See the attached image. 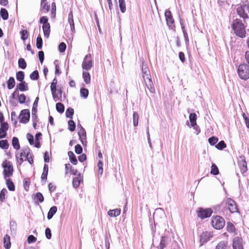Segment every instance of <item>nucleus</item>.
<instances>
[{
  "instance_id": "nucleus-14",
  "label": "nucleus",
  "mask_w": 249,
  "mask_h": 249,
  "mask_svg": "<svg viewBox=\"0 0 249 249\" xmlns=\"http://www.w3.org/2000/svg\"><path fill=\"white\" fill-rule=\"evenodd\" d=\"M68 22L70 24L71 30V38H72L73 35L74 33H75V27H74V21H73L72 12L71 11L70 12L69 15H68Z\"/></svg>"
},
{
  "instance_id": "nucleus-50",
  "label": "nucleus",
  "mask_w": 249,
  "mask_h": 249,
  "mask_svg": "<svg viewBox=\"0 0 249 249\" xmlns=\"http://www.w3.org/2000/svg\"><path fill=\"white\" fill-rule=\"evenodd\" d=\"M35 200L38 201L40 203L43 202L44 197L42 194L39 192L37 193L35 196Z\"/></svg>"
},
{
  "instance_id": "nucleus-7",
  "label": "nucleus",
  "mask_w": 249,
  "mask_h": 249,
  "mask_svg": "<svg viewBox=\"0 0 249 249\" xmlns=\"http://www.w3.org/2000/svg\"><path fill=\"white\" fill-rule=\"evenodd\" d=\"M93 66L91 55L89 53L87 54L82 62V67L83 70L89 71Z\"/></svg>"
},
{
  "instance_id": "nucleus-48",
  "label": "nucleus",
  "mask_w": 249,
  "mask_h": 249,
  "mask_svg": "<svg viewBox=\"0 0 249 249\" xmlns=\"http://www.w3.org/2000/svg\"><path fill=\"white\" fill-rule=\"evenodd\" d=\"M30 78L33 80H36L39 78L38 72L37 71H35L32 72L30 75Z\"/></svg>"
},
{
  "instance_id": "nucleus-6",
  "label": "nucleus",
  "mask_w": 249,
  "mask_h": 249,
  "mask_svg": "<svg viewBox=\"0 0 249 249\" xmlns=\"http://www.w3.org/2000/svg\"><path fill=\"white\" fill-rule=\"evenodd\" d=\"M221 206H224L231 213L238 212V209L235 202L232 199L228 198L226 201L223 202Z\"/></svg>"
},
{
  "instance_id": "nucleus-39",
  "label": "nucleus",
  "mask_w": 249,
  "mask_h": 249,
  "mask_svg": "<svg viewBox=\"0 0 249 249\" xmlns=\"http://www.w3.org/2000/svg\"><path fill=\"white\" fill-rule=\"evenodd\" d=\"M18 67L22 69H25L27 66L25 60L22 58H20L18 59Z\"/></svg>"
},
{
  "instance_id": "nucleus-3",
  "label": "nucleus",
  "mask_w": 249,
  "mask_h": 249,
  "mask_svg": "<svg viewBox=\"0 0 249 249\" xmlns=\"http://www.w3.org/2000/svg\"><path fill=\"white\" fill-rule=\"evenodd\" d=\"M236 12L239 16L244 19L249 18L248 15V13H249V6L248 5H237Z\"/></svg>"
},
{
  "instance_id": "nucleus-29",
  "label": "nucleus",
  "mask_w": 249,
  "mask_h": 249,
  "mask_svg": "<svg viewBox=\"0 0 249 249\" xmlns=\"http://www.w3.org/2000/svg\"><path fill=\"white\" fill-rule=\"evenodd\" d=\"M57 211V207L56 206L52 207L47 214L48 219H51Z\"/></svg>"
},
{
  "instance_id": "nucleus-19",
  "label": "nucleus",
  "mask_w": 249,
  "mask_h": 249,
  "mask_svg": "<svg viewBox=\"0 0 249 249\" xmlns=\"http://www.w3.org/2000/svg\"><path fill=\"white\" fill-rule=\"evenodd\" d=\"M78 135L79 137V139L82 143L83 145L86 144V133L85 129L81 127L80 129H79L78 132Z\"/></svg>"
},
{
  "instance_id": "nucleus-57",
  "label": "nucleus",
  "mask_w": 249,
  "mask_h": 249,
  "mask_svg": "<svg viewBox=\"0 0 249 249\" xmlns=\"http://www.w3.org/2000/svg\"><path fill=\"white\" fill-rule=\"evenodd\" d=\"M83 151V148L82 146L78 144L75 146V152L77 154H80Z\"/></svg>"
},
{
  "instance_id": "nucleus-26",
  "label": "nucleus",
  "mask_w": 249,
  "mask_h": 249,
  "mask_svg": "<svg viewBox=\"0 0 249 249\" xmlns=\"http://www.w3.org/2000/svg\"><path fill=\"white\" fill-rule=\"evenodd\" d=\"M3 242L4 247L6 249H9L11 247V242H10V236L6 234L4 236L3 238Z\"/></svg>"
},
{
  "instance_id": "nucleus-1",
  "label": "nucleus",
  "mask_w": 249,
  "mask_h": 249,
  "mask_svg": "<svg viewBox=\"0 0 249 249\" xmlns=\"http://www.w3.org/2000/svg\"><path fill=\"white\" fill-rule=\"evenodd\" d=\"M232 28L237 36L241 38L245 37L246 35L245 27L241 20L237 18L233 20Z\"/></svg>"
},
{
  "instance_id": "nucleus-23",
  "label": "nucleus",
  "mask_w": 249,
  "mask_h": 249,
  "mask_svg": "<svg viewBox=\"0 0 249 249\" xmlns=\"http://www.w3.org/2000/svg\"><path fill=\"white\" fill-rule=\"evenodd\" d=\"M16 89L21 91H27L28 90V85L25 81L21 82L17 85Z\"/></svg>"
},
{
  "instance_id": "nucleus-13",
  "label": "nucleus",
  "mask_w": 249,
  "mask_h": 249,
  "mask_svg": "<svg viewBox=\"0 0 249 249\" xmlns=\"http://www.w3.org/2000/svg\"><path fill=\"white\" fill-rule=\"evenodd\" d=\"M143 80L144 81L145 86L149 89L150 92L152 93H155V90L151 76L143 78Z\"/></svg>"
},
{
  "instance_id": "nucleus-47",
  "label": "nucleus",
  "mask_w": 249,
  "mask_h": 249,
  "mask_svg": "<svg viewBox=\"0 0 249 249\" xmlns=\"http://www.w3.org/2000/svg\"><path fill=\"white\" fill-rule=\"evenodd\" d=\"M9 144L8 141L6 140L0 141V147L4 149L8 148Z\"/></svg>"
},
{
  "instance_id": "nucleus-52",
  "label": "nucleus",
  "mask_w": 249,
  "mask_h": 249,
  "mask_svg": "<svg viewBox=\"0 0 249 249\" xmlns=\"http://www.w3.org/2000/svg\"><path fill=\"white\" fill-rule=\"evenodd\" d=\"M215 147L219 150H222L226 147V144L223 141H221L215 145Z\"/></svg>"
},
{
  "instance_id": "nucleus-30",
  "label": "nucleus",
  "mask_w": 249,
  "mask_h": 249,
  "mask_svg": "<svg viewBox=\"0 0 249 249\" xmlns=\"http://www.w3.org/2000/svg\"><path fill=\"white\" fill-rule=\"evenodd\" d=\"M10 227L11 234H15L17 231V223L14 221L12 220L10 222Z\"/></svg>"
},
{
  "instance_id": "nucleus-36",
  "label": "nucleus",
  "mask_w": 249,
  "mask_h": 249,
  "mask_svg": "<svg viewBox=\"0 0 249 249\" xmlns=\"http://www.w3.org/2000/svg\"><path fill=\"white\" fill-rule=\"evenodd\" d=\"M0 15L3 20H7L8 18V13L7 10L5 8H1Z\"/></svg>"
},
{
  "instance_id": "nucleus-49",
  "label": "nucleus",
  "mask_w": 249,
  "mask_h": 249,
  "mask_svg": "<svg viewBox=\"0 0 249 249\" xmlns=\"http://www.w3.org/2000/svg\"><path fill=\"white\" fill-rule=\"evenodd\" d=\"M42 39L39 35L36 38V47L38 49H41L42 47Z\"/></svg>"
},
{
  "instance_id": "nucleus-17",
  "label": "nucleus",
  "mask_w": 249,
  "mask_h": 249,
  "mask_svg": "<svg viewBox=\"0 0 249 249\" xmlns=\"http://www.w3.org/2000/svg\"><path fill=\"white\" fill-rule=\"evenodd\" d=\"M239 166L240 169V171L242 174H244L246 173L248 170L247 162L245 160V158L241 157L240 160L239 162Z\"/></svg>"
},
{
  "instance_id": "nucleus-38",
  "label": "nucleus",
  "mask_w": 249,
  "mask_h": 249,
  "mask_svg": "<svg viewBox=\"0 0 249 249\" xmlns=\"http://www.w3.org/2000/svg\"><path fill=\"white\" fill-rule=\"evenodd\" d=\"M74 113V110L71 107L67 108L66 111V116L67 118L72 119Z\"/></svg>"
},
{
  "instance_id": "nucleus-43",
  "label": "nucleus",
  "mask_w": 249,
  "mask_h": 249,
  "mask_svg": "<svg viewBox=\"0 0 249 249\" xmlns=\"http://www.w3.org/2000/svg\"><path fill=\"white\" fill-rule=\"evenodd\" d=\"M20 34L21 35V39L22 40H25L27 39L28 37V32L27 30H22L20 32Z\"/></svg>"
},
{
  "instance_id": "nucleus-41",
  "label": "nucleus",
  "mask_w": 249,
  "mask_h": 249,
  "mask_svg": "<svg viewBox=\"0 0 249 249\" xmlns=\"http://www.w3.org/2000/svg\"><path fill=\"white\" fill-rule=\"evenodd\" d=\"M119 7L121 11L124 13L126 10L125 2L124 0H119Z\"/></svg>"
},
{
  "instance_id": "nucleus-11",
  "label": "nucleus",
  "mask_w": 249,
  "mask_h": 249,
  "mask_svg": "<svg viewBox=\"0 0 249 249\" xmlns=\"http://www.w3.org/2000/svg\"><path fill=\"white\" fill-rule=\"evenodd\" d=\"M30 149L26 147L23 148L19 154H16L17 159L20 164L23 161V158L26 157V153H30Z\"/></svg>"
},
{
  "instance_id": "nucleus-34",
  "label": "nucleus",
  "mask_w": 249,
  "mask_h": 249,
  "mask_svg": "<svg viewBox=\"0 0 249 249\" xmlns=\"http://www.w3.org/2000/svg\"><path fill=\"white\" fill-rule=\"evenodd\" d=\"M12 145L14 149L18 150L20 148L18 139L17 137H13L12 139Z\"/></svg>"
},
{
  "instance_id": "nucleus-58",
  "label": "nucleus",
  "mask_w": 249,
  "mask_h": 249,
  "mask_svg": "<svg viewBox=\"0 0 249 249\" xmlns=\"http://www.w3.org/2000/svg\"><path fill=\"white\" fill-rule=\"evenodd\" d=\"M41 6L43 10L48 12L49 10L50 6L47 2H41Z\"/></svg>"
},
{
  "instance_id": "nucleus-59",
  "label": "nucleus",
  "mask_w": 249,
  "mask_h": 249,
  "mask_svg": "<svg viewBox=\"0 0 249 249\" xmlns=\"http://www.w3.org/2000/svg\"><path fill=\"white\" fill-rule=\"evenodd\" d=\"M26 159L30 164L33 163L34 161L33 160L32 155L30 154V152L28 153L27 152L26 153Z\"/></svg>"
},
{
  "instance_id": "nucleus-21",
  "label": "nucleus",
  "mask_w": 249,
  "mask_h": 249,
  "mask_svg": "<svg viewBox=\"0 0 249 249\" xmlns=\"http://www.w3.org/2000/svg\"><path fill=\"white\" fill-rule=\"evenodd\" d=\"M142 73L143 79L146 78L147 77L151 76L150 71L146 64L142 63Z\"/></svg>"
},
{
  "instance_id": "nucleus-54",
  "label": "nucleus",
  "mask_w": 249,
  "mask_h": 249,
  "mask_svg": "<svg viewBox=\"0 0 249 249\" xmlns=\"http://www.w3.org/2000/svg\"><path fill=\"white\" fill-rule=\"evenodd\" d=\"M18 102L20 104H23L25 103L26 97L24 94H21L18 95Z\"/></svg>"
},
{
  "instance_id": "nucleus-18",
  "label": "nucleus",
  "mask_w": 249,
  "mask_h": 249,
  "mask_svg": "<svg viewBox=\"0 0 249 249\" xmlns=\"http://www.w3.org/2000/svg\"><path fill=\"white\" fill-rule=\"evenodd\" d=\"M169 242V238L166 236H162L159 246L158 247V249H163L166 248Z\"/></svg>"
},
{
  "instance_id": "nucleus-8",
  "label": "nucleus",
  "mask_w": 249,
  "mask_h": 249,
  "mask_svg": "<svg viewBox=\"0 0 249 249\" xmlns=\"http://www.w3.org/2000/svg\"><path fill=\"white\" fill-rule=\"evenodd\" d=\"M197 216L201 219L206 218L211 216L213 211L211 208L203 209L199 208L196 211Z\"/></svg>"
},
{
  "instance_id": "nucleus-44",
  "label": "nucleus",
  "mask_w": 249,
  "mask_h": 249,
  "mask_svg": "<svg viewBox=\"0 0 249 249\" xmlns=\"http://www.w3.org/2000/svg\"><path fill=\"white\" fill-rule=\"evenodd\" d=\"M89 95V90L86 88H82L80 89V95L81 97L86 98Z\"/></svg>"
},
{
  "instance_id": "nucleus-51",
  "label": "nucleus",
  "mask_w": 249,
  "mask_h": 249,
  "mask_svg": "<svg viewBox=\"0 0 249 249\" xmlns=\"http://www.w3.org/2000/svg\"><path fill=\"white\" fill-rule=\"evenodd\" d=\"M69 129L71 131H73L75 129V124L72 120L68 121Z\"/></svg>"
},
{
  "instance_id": "nucleus-35",
  "label": "nucleus",
  "mask_w": 249,
  "mask_h": 249,
  "mask_svg": "<svg viewBox=\"0 0 249 249\" xmlns=\"http://www.w3.org/2000/svg\"><path fill=\"white\" fill-rule=\"evenodd\" d=\"M83 78L85 82L87 84H89L90 82V75L88 72L83 71Z\"/></svg>"
},
{
  "instance_id": "nucleus-32",
  "label": "nucleus",
  "mask_w": 249,
  "mask_h": 249,
  "mask_svg": "<svg viewBox=\"0 0 249 249\" xmlns=\"http://www.w3.org/2000/svg\"><path fill=\"white\" fill-rule=\"evenodd\" d=\"M228 243L226 241H221L216 246L215 249H228Z\"/></svg>"
},
{
  "instance_id": "nucleus-12",
  "label": "nucleus",
  "mask_w": 249,
  "mask_h": 249,
  "mask_svg": "<svg viewBox=\"0 0 249 249\" xmlns=\"http://www.w3.org/2000/svg\"><path fill=\"white\" fill-rule=\"evenodd\" d=\"M212 236V235L210 232L205 231L203 232L200 236V246H202L204 243L208 242Z\"/></svg>"
},
{
  "instance_id": "nucleus-42",
  "label": "nucleus",
  "mask_w": 249,
  "mask_h": 249,
  "mask_svg": "<svg viewBox=\"0 0 249 249\" xmlns=\"http://www.w3.org/2000/svg\"><path fill=\"white\" fill-rule=\"evenodd\" d=\"M16 78L18 81L20 82L23 81V80L24 78V72L22 71H19L17 72L16 73Z\"/></svg>"
},
{
  "instance_id": "nucleus-45",
  "label": "nucleus",
  "mask_w": 249,
  "mask_h": 249,
  "mask_svg": "<svg viewBox=\"0 0 249 249\" xmlns=\"http://www.w3.org/2000/svg\"><path fill=\"white\" fill-rule=\"evenodd\" d=\"M56 109L58 112L62 113L64 111V106L63 104L57 103L56 104Z\"/></svg>"
},
{
  "instance_id": "nucleus-16",
  "label": "nucleus",
  "mask_w": 249,
  "mask_h": 249,
  "mask_svg": "<svg viewBox=\"0 0 249 249\" xmlns=\"http://www.w3.org/2000/svg\"><path fill=\"white\" fill-rule=\"evenodd\" d=\"M8 124L7 123H2L0 127V139L4 138L6 137V131L8 129Z\"/></svg>"
},
{
  "instance_id": "nucleus-63",
  "label": "nucleus",
  "mask_w": 249,
  "mask_h": 249,
  "mask_svg": "<svg viewBox=\"0 0 249 249\" xmlns=\"http://www.w3.org/2000/svg\"><path fill=\"white\" fill-rule=\"evenodd\" d=\"M45 235L47 239H50L52 237L51 231L50 229L47 228L45 230Z\"/></svg>"
},
{
  "instance_id": "nucleus-33",
  "label": "nucleus",
  "mask_w": 249,
  "mask_h": 249,
  "mask_svg": "<svg viewBox=\"0 0 249 249\" xmlns=\"http://www.w3.org/2000/svg\"><path fill=\"white\" fill-rule=\"evenodd\" d=\"M15 86V80L14 77H10L7 81V88L8 89H13Z\"/></svg>"
},
{
  "instance_id": "nucleus-37",
  "label": "nucleus",
  "mask_w": 249,
  "mask_h": 249,
  "mask_svg": "<svg viewBox=\"0 0 249 249\" xmlns=\"http://www.w3.org/2000/svg\"><path fill=\"white\" fill-rule=\"evenodd\" d=\"M139 114L136 112H134L133 114V123L134 126H137L139 124Z\"/></svg>"
},
{
  "instance_id": "nucleus-64",
  "label": "nucleus",
  "mask_w": 249,
  "mask_h": 249,
  "mask_svg": "<svg viewBox=\"0 0 249 249\" xmlns=\"http://www.w3.org/2000/svg\"><path fill=\"white\" fill-rule=\"evenodd\" d=\"M27 240L28 243L30 244L35 242L36 240V238L34 235H30L28 236Z\"/></svg>"
},
{
  "instance_id": "nucleus-9",
  "label": "nucleus",
  "mask_w": 249,
  "mask_h": 249,
  "mask_svg": "<svg viewBox=\"0 0 249 249\" xmlns=\"http://www.w3.org/2000/svg\"><path fill=\"white\" fill-rule=\"evenodd\" d=\"M165 17L166 20L167 25L171 29H173L175 27L174 20L173 18L172 13L169 10H166L165 12Z\"/></svg>"
},
{
  "instance_id": "nucleus-2",
  "label": "nucleus",
  "mask_w": 249,
  "mask_h": 249,
  "mask_svg": "<svg viewBox=\"0 0 249 249\" xmlns=\"http://www.w3.org/2000/svg\"><path fill=\"white\" fill-rule=\"evenodd\" d=\"M237 74L239 78L245 81L249 79V66L247 64H240L237 69Z\"/></svg>"
},
{
  "instance_id": "nucleus-28",
  "label": "nucleus",
  "mask_w": 249,
  "mask_h": 249,
  "mask_svg": "<svg viewBox=\"0 0 249 249\" xmlns=\"http://www.w3.org/2000/svg\"><path fill=\"white\" fill-rule=\"evenodd\" d=\"M197 119V116L195 113H191L189 115V120L191 123V126H194L196 124V120Z\"/></svg>"
},
{
  "instance_id": "nucleus-61",
  "label": "nucleus",
  "mask_w": 249,
  "mask_h": 249,
  "mask_svg": "<svg viewBox=\"0 0 249 249\" xmlns=\"http://www.w3.org/2000/svg\"><path fill=\"white\" fill-rule=\"evenodd\" d=\"M27 139H28L29 142L31 145H33L34 144V137L32 134L27 133Z\"/></svg>"
},
{
  "instance_id": "nucleus-4",
  "label": "nucleus",
  "mask_w": 249,
  "mask_h": 249,
  "mask_svg": "<svg viewBox=\"0 0 249 249\" xmlns=\"http://www.w3.org/2000/svg\"><path fill=\"white\" fill-rule=\"evenodd\" d=\"M2 166L3 168L4 178H10L13 175V167L11 162L7 160H4Z\"/></svg>"
},
{
  "instance_id": "nucleus-27",
  "label": "nucleus",
  "mask_w": 249,
  "mask_h": 249,
  "mask_svg": "<svg viewBox=\"0 0 249 249\" xmlns=\"http://www.w3.org/2000/svg\"><path fill=\"white\" fill-rule=\"evenodd\" d=\"M68 154L70 161L74 165L77 164V160L73 152L72 151H69Z\"/></svg>"
},
{
  "instance_id": "nucleus-5",
  "label": "nucleus",
  "mask_w": 249,
  "mask_h": 249,
  "mask_svg": "<svg viewBox=\"0 0 249 249\" xmlns=\"http://www.w3.org/2000/svg\"><path fill=\"white\" fill-rule=\"evenodd\" d=\"M211 223L213 227L217 230L222 229L225 223L224 218L218 215L213 217Z\"/></svg>"
},
{
  "instance_id": "nucleus-31",
  "label": "nucleus",
  "mask_w": 249,
  "mask_h": 249,
  "mask_svg": "<svg viewBox=\"0 0 249 249\" xmlns=\"http://www.w3.org/2000/svg\"><path fill=\"white\" fill-rule=\"evenodd\" d=\"M7 190L5 188H3L0 192V202H3L5 201L6 196L7 194Z\"/></svg>"
},
{
  "instance_id": "nucleus-40",
  "label": "nucleus",
  "mask_w": 249,
  "mask_h": 249,
  "mask_svg": "<svg viewBox=\"0 0 249 249\" xmlns=\"http://www.w3.org/2000/svg\"><path fill=\"white\" fill-rule=\"evenodd\" d=\"M211 173L214 175H217L219 174L218 168L214 163H213L212 165Z\"/></svg>"
},
{
  "instance_id": "nucleus-55",
  "label": "nucleus",
  "mask_w": 249,
  "mask_h": 249,
  "mask_svg": "<svg viewBox=\"0 0 249 249\" xmlns=\"http://www.w3.org/2000/svg\"><path fill=\"white\" fill-rule=\"evenodd\" d=\"M66 49V45L64 42H61L58 46V49L60 52L63 53L65 51Z\"/></svg>"
},
{
  "instance_id": "nucleus-20",
  "label": "nucleus",
  "mask_w": 249,
  "mask_h": 249,
  "mask_svg": "<svg viewBox=\"0 0 249 249\" xmlns=\"http://www.w3.org/2000/svg\"><path fill=\"white\" fill-rule=\"evenodd\" d=\"M83 180V176L79 174L78 176L73 179L72 185L74 188H77L80 185V182Z\"/></svg>"
},
{
  "instance_id": "nucleus-53",
  "label": "nucleus",
  "mask_w": 249,
  "mask_h": 249,
  "mask_svg": "<svg viewBox=\"0 0 249 249\" xmlns=\"http://www.w3.org/2000/svg\"><path fill=\"white\" fill-rule=\"evenodd\" d=\"M97 166L98 168V174L101 176L103 174V163L102 161L99 160L97 164Z\"/></svg>"
},
{
  "instance_id": "nucleus-15",
  "label": "nucleus",
  "mask_w": 249,
  "mask_h": 249,
  "mask_svg": "<svg viewBox=\"0 0 249 249\" xmlns=\"http://www.w3.org/2000/svg\"><path fill=\"white\" fill-rule=\"evenodd\" d=\"M233 249H243L242 240L239 237H235L233 239Z\"/></svg>"
},
{
  "instance_id": "nucleus-25",
  "label": "nucleus",
  "mask_w": 249,
  "mask_h": 249,
  "mask_svg": "<svg viewBox=\"0 0 249 249\" xmlns=\"http://www.w3.org/2000/svg\"><path fill=\"white\" fill-rule=\"evenodd\" d=\"M121 213V210L120 209H115L110 210L107 212L108 215L110 217H116Z\"/></svg>"
},
{
  "instance_id": "nucleus-22",
  "label": "nucleus",
  "mask_w": 249,
  "mask_h": 249,
  "mask_svg": "<svg viewBox=\"0 0 249 249\" xmlns=\"http://www.w3.org/2000/svg\"><path fill=\"white\" fill-rule=\"evenodd\" d=\"M4 179H5L6 184L8 190L10 191H14L15 190V186L12 179L9 178H4Z\"/></svg>"
},
{
  "instance_id": "nucleus-10",
  "label": "nucleus",
  "mask_w": 249,
  "mask_h": 249,
  "mask_svg": "<svg viewBox=\"0 0 249 249\" xmlns=\"http://www.w3.org/2000/svg\"><path fill=\"white\" fill-rule=\"evenodd\" d=\"M20 122L25 124L27 123L30 119V111L28 109L22 110L20 115Z\"/></svg>"
},
{
  "instance_id": "nucleus-46",
  "label": "nucleus",
  "mask_w": 249,
  "mask_h": 249,
  "mask_svg": "<svg viewBox=\"0 0 249 249\" xmlns=\"http://www.w3.org/2000/svg\"><path fill=\"white\" fill-rule=\"evenodd\" d=\"M57 83V80L56 78H54L51 85V92H53L54 91H57L56 90V84Z\"/></svg>"
},
{
  "instance_id": "nucleus-24",
  "label": "nucleus",
  "mask_w": 249,
  "mask_h": 249,
  "mask_svg": "<svg viewBox=\"0 0 249 249\" xmlns=\"http://www.w3.org/2000/svg\"><path fill=\"white\" fill-rule=\"evenodd\" d=\"M42 29L44 36L48 38L50 33V25L49 23L46 24L42 26Z\"/></svg>"
},
{
  "instance_id": "nucleus-60",
  "label": "nucleus",
  "mask_w": 249,
  "mask_h": 249,
  "mask_svg": "<svg viewBox=\"0 0 249 249\" xmlns=\"http://www.w3.org/2000/svg\"><path fill=\"white\" fill-rule=\"evenodd\" d=\"M48 18L46 16H43L40 18L39 22L41 24H42L43 25L48 24Z\"/></svg>"
},
{
  "instance_id": "nucleus-56",
  "label": "nucleus",
  "mask_w": 249,
  "mask_h": 249,
  "mask_svg": "<svg viewBox=\"0 0 249 249\" xmlns=\"http://www.w3.org/2000/svg\"><path fill=\"white\" fill-rule=\"evenodd\" d=\"M208 141L211 145H214L218 142V139L215 137H212L208 139Z\"/></svg>"
},
{
  "instance_id": "nucleus-62",
  "label": "nucleus",
  "mask_w": 249,
  "mask_h": 249,
  "mask_svg": "<svg viewBox=\"0 0 249 249\" xmlns=\"http://www.w3.org/2000/svg\"><path fill=\"white\" fill-rule=\"evenodd\" d=\"M242 116L245 121L247 127L249 128V118L246 116L245 113L242 114Z\"/></svg>"
}]
</instances>
